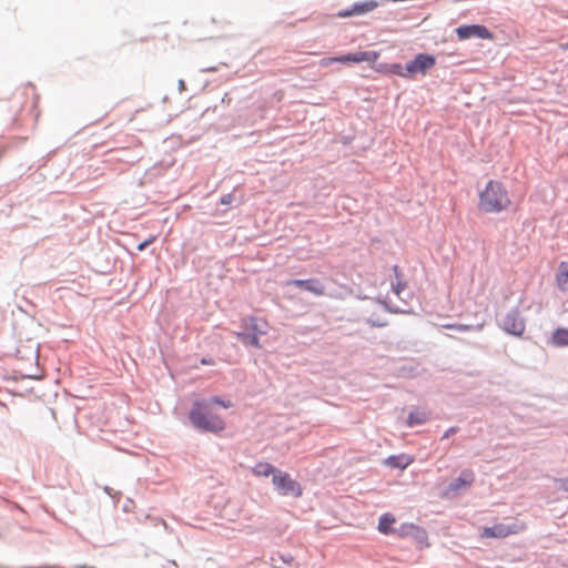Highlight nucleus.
<instances>
[{
  "instance_id": "1",
  "label": "nucleus",
  "mask_w": 568,
  "mask_h": 568,
  "mask_svg": "<svg viewBox=\"0 0 568 568\" xmlns=\"http://www.w3.org/2000/svg\"><path fill=\"white\" fill-rule=\"evenodd\" d=\"M211 404L220 405L224 408L232 407L231 400H224L220 397H213L210 402L197 400L193 404L190 412V420L199 429L219 433L224 430L225 423L219 415L211 413L209 409Z\"/></svg>"
},
{
  "instance_id": "2",
  "label": "nucleus",
  "mask_w": 568,
  "mask_h": 568,
  "mask_svg": "<svg viewBox=\"0 0 568 568\" xmlns=\"http://www.w3.org/2000/svg\"><path fill=\"white\" fill-rule=\"evenodd\" d=\"M510 204L511 200L501 182L490 180L479 193L478 209L485 213H499Z\"/></svg>"
},
{
  "instance_id": "3",
  "label": "nucleus",
  "mask_w": 568,
  "mask_h": 568,
  "mask_svg": "<svg viewBox=\"0 0 568 568\" xmlns=\"http://www.w3.org/2000/svg\"><path fill=\"white\" fill-rule=\"evenodd\" d=\"M275 489L283 496H293L298 498L303 495V488L298 481L293 479L286 471L277 469L272 477Z\"/></svg>"
},
{
  "instance_id": "4",
  "label": "nucleus",
  "mask_w": 568,
  "mask_h": 568,
  "mask_svg": "<svg viewBox=\"0 0 568 568\" xmlns=\"http://www.w3.org/2000/svg\"><path fill=\"white\" fill-rule=\"evenodd\" d=\"M379 58V52L377 51H358L351 52L341 57H329L323 58L320 60L318 64L321 67H328L335 62L339 63H361V62H376Z\"/></svg>"
},
{
  "instance_id": "5",
  "label": "nucleus",
  "mask_w": 568,
  "mask_h": 568,
  "mask_svg": "<svg viewBox=\"0 0 568 568\" xmlns=\"http://www.w3.org/2000/svg\"><path fill=\"white\" fill-rule=\"evenodd\" d=\"M526 529L523 521L515 520L513 524H496L491 527H485L480 534L481 538H506L510 535H516Z\"/></svg>"
},
{
  "instance_id": "6",
  "label": "nucleus",
  "mask_w": 568,
  "mask_h": 568,
  "mask_svg": "<svg viewBox=\"0 0 568 568\" xmlns=\"http://www.w3.org/2000/svg\"><path fill=\"white\" fill-rule=\"evenodd\" d=\"M436 64L434 55L428 53H418L412 61L406 63V75L415 79L416 75H425Z\"/></svg>"
},
{
  "instance_id": "7",
  "label": "nucleus",
  "mask_w": 568,
  "mask_h": 568,
  "mask_svg": "<svg viewBox=\"0 0 568 568\" xmlns=\"http://www.w3.org/2000/svg\"><path fill=\"white\" fill-rule=\"evenodd\" d=\"M456 34L459 40H467L470 38H479L493 40L494 34L481 24H465L456 29Z\"/></svg>"
},
{
  "instance_id": "8",
  "label": "nucleus",
  "mask_w": 568,
  "mask_h": 568,
  "mask_svg": "<svg viewBox=\"0 0 568 568\" xmlns=\"http://www.w3.org/2000/svg\"><path fill=\"white\" fill-rule=\"evenodd\" d=\"M525 321L517 310L509 312L503 320V328L509 334L520 336L525 332Z\"/></svg>"
},
{
  "instance_id": "9",
  "label": "nucleus",
  "mask_w": 568,
  "mask_h": 568,
  "mask_svg": "<svg viewBox=\"0 0 568 568\" xmlns=\"http://www.w3.org/2000/svg\"><path fill=\"white\" fill-rule=\"evenodd\" d=\"M378 7V2L375 0H366L362 2H356L352 6L351 9L341 10L337 12V17L339 18H348L353 16H362L368 12L374 11Z\"/></svg>"
},
{
  "instance_id": "10",
  "label": "nucleus",
  "mask_w": 568,
  "mask_h": 568,
  "mask_svg": "<svg viewBox=\"0 0 568 568\" xmlns=\"http://www.w3.org/2000/svg\"><path fill=\"white\" fill-rule=\"evenodd\" d=\"M286 284L294 285L300 288H304L317 296L325 294V286L318 280H315V278L292 280V281H288Z\"/></svg>"
},
{
  "instance_id": "11",
  "label": "nucleus",
  "mask_w": 568,
  "mask_h": 568,
  "mask_svg": "<svg viewBox=\"0 0 568 568\" xmlns=\"http://www.w3.org/2000/svg\"><path fill=\"white\" fill-rule=\"evenodd\" d=\"M414 463V457L406 454L393 455L384 460V464L392 468L405 469Z\"/></svg>"
},
{
  "instance_id": "12",
  "label": "nucleus",
  "mask_w": 568,
  "mask_h": 568,
  "mask_svg": "<svg viewBox=\"0 0 568 568\" xmlns=\"http://www.w3.org/2000/svg\"><path fill=\"white\" fill-rule=\"evenodd\" d=\"M556 284L560 291H568V263L561 262L556 275Z\"/></svg>"
},
{
  "instance_id": "13",
  "label": "nucleus",
  "mask_w": 568,
  "mask_h": 568,
  "mask_svg": "<svg viewBox=\"0 0 568 568\" xmlns=\"http://www.w3.org/2000/svg\"><path fill=\"white\" fill-rule=\"evenodd\" d=\"M276 471L277 468L266 462H260L252 468V473L257 477H268L271 475L274 476V473Z\"/></svg>"
},
{
  "instance_id": "14",
  "label": "nucleus",
  "mask_w": 568,
  "mask_h": 568,
  "mask_svg": "<svg viewBox=\"0 0 568 568\" xmlns=\"http://www.w3.org/2000/svg\"><path fill=\"white\" fill-rule=\"evenodd\" d=\"M474 481V473L471 470H464L460 476L452 484L454 490H458L462 487H468Z\"/></svg>"
},
{
  "instance_id": "15",
  "label": "nucleus",
  "mask_w": 568,
  "mask_h": 568,
  "mask_svg": "<svg viewBox=\"0 0 568 568\" xmlns=\"http://www.w3.org/2000/svg\"><path fill=\"white\" fill-rule=\"evenodd\" d=\"M377 71L395 74V75H398V77L404 78V79H409V75H406V65L403 67L399 63H394V64H390V65H379L377 68Z\"/></svg>"
},
{
  "instance_id": "16",
  "label": "nucleus",
  "mask_w": 568,
  "mask_h": 568,
  "mask_svg": "<svg viewBox=\"0 0 568 568\" xmlns=\"http://www.w3.org/2000/svg\"><path fill=\"white\" fill-rule=\"evenodd\" d=\"M551 343L557 347L568 346V329H556L551 336Z\"/></svg>"
},
{
  "instance_id": "17",
  "label": "nucleus",
  "mask_w": 568,
  "mask_h": 568,
  "mask_svg": "<svg viewBox=\"0 0 568 568\" xmlns=\"http://www.w3.org/2000/svg\"><path fill=\"white\" fill-rule=\"evenodd\" d=\"M396 521L392 514H384L378 521V530L382 534H390L393 531L392 525Z\"/></svg>"
},
{
  "instance_id": "18",
  "label": "nucleus",
  "mask_w": 568,
  "mask_h": 568,
  "mask_svg": "<svg viewBox=\"0 0 568 568\" xmlns=\"http://www.w3.org/2000/svg\"><path fill=\"white\" fill-rule=\"evenodd\" d=\"M428 419V414L425 410H414L408 415L407 425H420Z\"/></svg>"
},
{
  "instance_id": "19",
  "label": "nucleus",
  "mask_w": 568,
  "mask_h": 568,
  "mask_svg": "<svg viewBox=\"0 0 568 568\" xmlns=\"http://www.w3.org/2000/svg\"><path fill=\"white\" fill-rule=\"evenodd\" d=\"M236 337L242 341L244 344L252 345L254 347H261L260 338L257 334H246V333H236Z\"/></svg>"
},
{
  "instance_id": "20",
  "label": "nucleus",
  "mask_w": 568,
  "mask_h": 568,
  "mask_svg": "<svg viewBox=\"0 0 568 568\" xmlns=\"http://www.w3.org/2000/svg\"><path fill=\"white\" fill-rule=\"evenodd\" d=\"M246 327L251 329L252 334H265L266 331L260 325V321L256 317H248L246 320Z\"/></svg>"
},
{
  "instance_id": "21",
  "label": "nucleus",
  "mask_w": 568,
  "mask_h": 568,
  "mask_svg": "<svg viewBox=\"0 0 568 568\" xmlns=\"http://www.w3.org/2000/svg\"><path fill=\"white\" fill-rule=\"evenodd\" d=\"M394 272L396 274V277H399V267L397 265L394 266ZM406 287V283L402 281L400 278H397V282L393 285V290L396 293V295H399L402 291H404Z\"/></svg>"
},
{
  "instance_id": "22",
  "label": "nucleus",
  "mask_w": 568,
  "mask_h": 568,
  "mask_svg": "<svg viewBox=\"0 0 568 568\" xmlns=\"http://www.w3.org/2000/svg\"><path fill=\"white\" fill-rule=\"evenodd\" d=\"M154 241H155V236H150L148 240H145L144 242H142L138 245V250L143 251L146 246L152 244Z\"/></svg>"
},
{
  "instance_id": "23",
  "label": "nucleus",
  "mask_w": 568,
  "mask_h": 568,
  "mask_svg": "<svg viewBox=\"0 0 568 568\" xmlns=\"http://www.w3.org/2000/svg\"><path fill=\"white\" fill-rule=\"evenodd\" d=\"M446 328H450V329H457V331H466L468 328V326L466 325H455V324H448V325H445Z\"/></svg>"
},
{
  "instance_id": "24",
  "label": "nucleus",
  "mask_w": 568,
  "mask_h": 568,
  "mask_svg": "<svg viewBox=\"0 0 568 568\" xmlns=\"http://www.w3.org/2000/svg\"><path fill=\"white\" fill-rule=\"evenodd\" d=\"M232 201H233L232 194H226V195L222 196V199H221V203L224 205L231 204Z\"/></svg>"
},
{
  "instance_id": "25",
  "label": "nucleus",
  "mask_w": 568,
  "mask_h": 568,
  "mask_svg": "<svg viewBox=\"0 0 568 568\" xmlns=\"http://www.w3.org/2000/svg\"><path fill=\"white\" fill-rule=\"evenodd\" d=\"M559 487L566 491H568V478L559 480Z\"/></svg>"
},
{
  "instance_id": "26",
  "label": "nucleus",
  "mask_w": 568,
  "mask_h": 568,
  "mask_svg": "<svg viewBox=\"0 0 568 568\" xmlns=\"http://www.w3.org/2000/svg\"><path fill=\"white\" fill-rule=\"evenodd\" d=\"M456 432H457V428H456V427H452V428H449V429L445 433L444 438L449 437L452 434H455Z\"/></svg>"
},
{
  "instance_id": "27",
  "label": "nucleus",
  "mask_w": 568,
  "mask_h": 568,
  "mask_svg": "<svg viewBox=\"0 0 568 568\" xmlns=\"http://www.w3.org/2000/svg\"><path fill=\"white\" fill-rule=\"evenodd\" d=\"M202 363H203V364H211V361L202 359Z\"/></svg>"
},
{
  "instance_id": "28",
  "label": "nucleus",
  "mask_w": 568,
  "mask_h": 568,
  "mask_svg": "<svg viewBox=\"0 0 568 568\" xmlns=\"http://www.w3.org/2000/svg\"><path fill=\"white\" fill-rule=\"evenodd\" d=\"M562 48H564V49H568V44L564 45Z\"/></svg>"
}]
</instances>
